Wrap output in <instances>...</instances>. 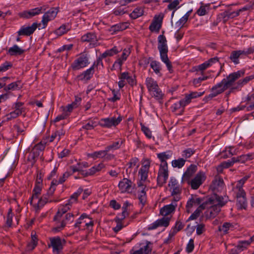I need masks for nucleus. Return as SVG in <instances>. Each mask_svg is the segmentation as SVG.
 Returning a JSON list of instances; mask_svg holds the SVG:
<instances>
[{
	"mask_svg": "<svg viewBox=\"0 0 254 254\" xmlns=\"http://www.w3.org/2000/svg\"><path fill=\"white\" fill-rule=\"evenodd\" d=\"M244 72L240 70L230 74L226 78H224L220 82L214 86L212 89V93L209 97L213 98L222 93L225 90L232 86L234 82L240 78Z\"/></svg>",
	"mask_w": 254,
	"mask_h": 254,
	"instance_id": "1",
	"label": "nucleus"
},
{
	"mask_svg": "<svg viewBox=\"0 0 254 254\" xmlns=\"http://www.w3.org/2000/svg\"><path fill=\"white\" fill-rule=\"evenodd\" d=\"M123 118L119 116L117 118L115 117L101 119L99 125L103 127L110 128L112 127H116L122 121Z\"/></svg>",
	"mask_w": 254,
	"mask_h": 254,
	"instance_id": "2",
	"label": "nucleus"
},
{
	"mask_svg": "<svg viewBox=\"0 0 254 254\" xmlns=\"http://www.w3.org/2000/svg\"><path fill=\"white\" fill-rule=\"evenodd\" d=\"M50 242L54 254H59L66 242L64 239L62 240L60 237H55L50 239Z\"/></svg>",
	"mask_w": 254,
	"mask_h": 254,
	"instance_id": "3",
	"label": "nucleus"
},
{
	"mask_svg": "<svg viewBox=\"0 0 254 254\" xmlns=\"http://www.w3.org/2000/svg\"><path fill=\"white\" fill-rule=\"evenodd\" d=\"M163 17L164 14L162 13H160L159 15H155L154 19L149 27L150 31L151 32H159L162 26Z\"/></svg>",
	"mask_w": 254,
	"mask_h": 254,
	"instance_id": "4",
	"label": "nucleus"
},
{
	"mask_svg": "<svg viewBox=\"0 0 254 254\" xmlns=\"http://www.w3.org/2000/svg\"><path fill=\"white\" fill-rule=\"evenodd\" d=\"M88 64V58L84 55H81L74 61L71 67L73 70H76L85 67Z\"/></svg>",
	"mask_w": 254,
	"mask_h": 254,
	"instance_id": "5",
	"label": "nucleus"
},
{
	"mask_svg": "<svg viewBox=\"0 0 254 254\" xmlns=\"http://www.w3.org/2000/svg\"><path fill=\"white\" fill-rule=\"evenodd\" d=\"M57 13L58 10L54 7L51 8L48 11L45 12L43 16L42 20V28H46L48 22L54 19L56 17Z\"/></svg>",
	"mask_w": 254,
	"mask_h": 254,
	"instance_id": "6",
	"label": "nucleus"
},
{
	"mask_svg": "<svg viewBox=\"0 0 254 254\" xmlns=\"http://www.w3.org/2000/svg\"><path fill=\"white\" fill-rule=\"evenodd\" d=\"M40 25L41 23L34 22L32 24L31 26H22L20 29L17 32L18 35L19 36H30L34 32L36 28Z\"/></svg>",
	"mask_w": 254,
	"mask_h": 254,
	"instance_id": "7",
	"label": "nucleus"
},
{
	"mask_svg": "<svg viewBox=\"0 0 254 254\" xmlns=\"http://www.w3.org/2000/svg\"><path fill=\"white\" fill-rule=\"evenodd\" d=\"M237 204L240 209H246L247 206L246 193L243 189L238 190L237 193Z\"/></svg>",
	"mask_w": 254,
	"mask_h": 254,
	"instance_id": "8",
	"label": "nucleus"
},
{
	"mask_svg": "<svg viewBox=\"0 0 254 254\" xmlns=\"http://www.w3.org/2000/svg\"><path fill=\"white\" fill-rule=\"evenodd\" d=\"M42 7H38L29 10H24L19 12L18 15L21 18L29 19L41 13L42 12Z\"/></svg>",
	"mask_w": 254,
	"mask_h": 254,
	"instance_id": "9",
	"label": "nucleus"
},
{
	"mask_svg": "<svg viewBox=\"0 0 254 254\" xmlns=\"http://www.w3.org/2000/svg\"><path fill=\"white\" fill-rule=\"evenodd\" d=\"M158 49L159 51L160 56L167 54L168 49L165 36L163 34L159 35L158 37Z\"/></svg>",
	"mask_w": 254,
	"mask_h": 254,
	"instance_id": "10",
	"label": "nucleus"
},
{
	"mask_svg": "<svg viewBox=\"0 0 254 254\" xmlns=\"http://www.w3.org/2000/svg\"><path fill=\"white\" fill-rule=\"evenodd\" d=\"M204 178V174L200 172L196 174L195 177L192 180L190 181H189V183H188L190 185L192 189L197 190L202 184V179Z\"/></svg>",
	"mask_w": 254,
	"mask_h": 254,
	"instance_id": "11",
	"label": "nucleus"
},
{
	"mask_svg": "<svg viewBox=\"0 0 254 254\" xmlns=\"http://www.w3.org/2000/svg\"><path fill=\"white\" fill-rule=\"evenodd\" d=\"M82 42H89L93 47L97 46V38L96 34L93 32H88L83 35L81 38Z\"/></svg>",
	"mask_w": 254,
	"mask_h": 254,
	"instance_id": "12",
	"label": "nucleus"
},
{
	"mask_svg": "<svg viewBox=\"0 0 254 254\" xmlns=\"http://www.w3.org/2000/svg\"><path fill=\"white\" fill-rule=\"evenodd\" d=\"M203 93V92L198 93L197 92H192L190 94H186L185 98L180 100L182 105H183L182 113L184 112V107L191 102V99L201 96Z\"/></svg>",
	"mask_w": 254,
	"mask_h": 254,
	"instance_id": "13",
	"label": "nucleus"
},
{
	"mask_svg": "<svg viewBox=\"0 0 254 254\" xmlns=\"http://www.w3.org/2000/svg\"><path fill=\"white\" fill-rule=\"evenodd\" d=\"M168 169H159L157 177V184L160 187H162L163 184L166 183L168 178Z\"/></svg>",
	"mask_w": 254,
	"mask_h": 254,
	"instance_id": "14",
	"label": "nucleus"
},
{
	"mask_svg": "<svg viewBox=\"0 0 254 254\" xmlns=\"http://www.w3.org/2000/svg\"><path fill=\"white\" fill-rule=\"evenodd\" d=\"M204 199L197 197L196 195H191V198L188 201L186 205L187 212L190 213V209L193 205H200L203 202H204Z\"/></svg>",
	"mask_w": 254,
	"mask_h": 254,
	"instance_id": "15",
	"label": "nucleus"
},
{
	"mask_svg": "<svg viewBox=\"0 0 254 254\" xmlns=\"http://www.w3.org/2000/svg\"><path fill=\"white\" fill-rule=\"evenodd\" d=\"M211 198L214 200V202L213 203H208L207 208H209L208 210L209 212V217L210 218H214L218 215V214L221 211V207H220V206H218L216 203H215V201L213 198Z\"/></svg>",
	"mask_w": 254,
	"mask_h": 254,
	"instance_id": "16",
	"label": "nucleus"
},
{
	"mask_svg": "<svg viewBox=\"0 0 254 254\" xmlns=\"http://www.w3.org/2000/svg\"><path fill=\"white\" fill-rule=\"evenodd\" d=\"M177 206V204L175 202H172L171 204L165 205L161 208L160 213L164 216H166L174 212Z\"/></svg>",
	"mask_w": 254,
	"mask_h": 254,
	"instance_id": "17",
	"label": "nucleus"
},
{
	"mask_svg": "<svg viewBox=\"0 0 254 254\" xmlns=\"http://www.w3.org/2000/svg\"><path fill=\"white\" fill-rule=\"evenodd\" d=\"M197 166L195 165H190L187 169L186 172L184 173L183 178V181H187L189 183L190 179L193 176L194 173L196 172Z\"/></svg>",
	"mask_w": 254,
	"mask_h": 254,
	"instance_id": "18",
	"label": "nucleus"
},
{
	"mask_svg": "<svg viewBox=\"0 0 254 254\" xmlns=\"http://www.w3.org/2000/svg\"><path fill=\"white\" fill-rule=\"evenodd\" d=\"M170 221V218L164 217L154 222L152 225L149 228V229H155L159 226H164L166 227L169 226Z\"/></svg>",
	"mask_w": 254,
	"mask_h": 254,
	"instance_id": "19",
	"label": "nucleus"
},
{
	"mask_svg": "<svg viewBox=\"0 0 254 254\" xmlns=\"http://www.w3.org/2000/svg\"><path fill=\"white\" fill-rule=\"evenodd\" d=\"M74 215L72 213H67L64 217V219L61 222L60 226L53 228V230L55 232H59L62 230L66 225V221H70L72 222L73 221Z\"/></svg>",
	"mask_w": 254,
	"mask_h": 254,
	"instance_id": "20",
	"label": "nucleus"
},
{
	"mask_svg": "<svg viewBox=\"0 0 254 254\" xmlns=\"http://www.w3.org/2000/svg\"><path fill=\"white\" fill-rule=\"evenodd\" d=\"M132 185V182L131 180L127 179L124 178L121 181L118 185V187L122 192H125L128 191L130 189Z\"/></svg>",
	"mask_w": 254,
	"mask_h": 254,
	"instance_id": "21",
	"label": "nucleus"
},
{
	"mask_svg": "<svg viewBox=\"0 0 254 254\" xmlns=\"http://www.w3.org/2000/svg\"><path fill=\"white\" fill-rule=\"evenodd\" d=\"M94 73V68L93 66H91L80 74L78 76V78L81 80H88L92 77Z\"/></svg>",
	"mask_w": 254,
	"mask_h": 254,
	"instance_id": "22",
	"label": "nucleus"
},
{
	"mask_svg": "<svg viewBox=\"0 0 254 254\" xmlns=\"http://www.w3.org/2000/svg\"><path fill=\"white\" fill-rule=\"evenodd\" d=\"M214 200L212 199L211 197L208 198L204 202H203L194 211V213L197 214L198 216H199L202 210H204L206 208L208 207L207 204L208 203H213Z\"/></svg>",
	"mask_w": 254,
	"mask_h": 254,
	"instance_id": "23",
	"label": "nucleus"
},
{
	"mask_svg": "<svg viewBox=\"0 0 254 254\" xmlns=\"http://www.w3.org/2000/svg\"><path fill=\"white\" fill-rule=\"evenodd\" d=\"M169 186L171 188V189H173V190L171 192L172 195H174L180 193L181 190L178 186V183L177 180L175 179L171 178L170 179Z\"/></svg>",
	"mask_w": 254,
	"mask_h": 254,
	"instance_id": "24",
	"label": "nucleus"
},
{
	"mask_svg": "<svg viewBox=\"0 0 254 254\" xmlns=\"http://www.w3.org/2000/svg\"><path fill=\"white\" fill-rule=\"evenodd\" d=\"M224 181L222 178H216L212 181L211 187L213 190H218L223 188Z\"/></svg>",
	"mask_w": 254,
	"mask_h": 254,
	"instance_id": "25",
	"label": "nucleus"
},
{
	"mask_svg": "<svg viewBox=\"0 0 254 254\" xmlns=\"http://www.w3.org/2000/svg\"><path fill=\"white\" fill-rule=\"evenodd\" d=\"M69 209L70 207H68L65 205L60 206L54 217V220L55 221H58L59 219L64 214L67 212Z\"/></svg>",
	"mask_w": 254,
	"mask_h": 254,
	"instance_id": "26",
	"label": "nucleus"
},
{
	"mask_svg": "<svg viewBox=\"0 0 254 254\" xmlns=\"http://www.w3.org/2000/svg\"><path fill=\"white\" fill-rule=\"evenodd\" d=\"M151 244L150 242L146 241V245L139 250L134 251L131 254H149L151 253L152 249L149 248V245Z\"/></svg>",
	"mask_w": 254,
	"mask_h": 254,
	"instance_id": "27",
	"label": "nucleus"
},
{
	"mask_svg": "<svg viewBox=\"0 0 254 254\" xmlns=\"http://www.w3.org/2000/svg\"><path fill=\"white\" fill-rule=\"evenodd\" d=\"M25 50L20 48L17 45H13L8 49V52L10 56L21 55Z\"/></svg>",
	"mask_w": 254,
	"mask_h": 254,
	"instance_id": "28",
	"label": "nucleus"
},
{
	"mask_svg": "<svg viewBox=\"0 0 254 254\" xmlns=\"http://www.w3.org/2000/svg\"><path fill=\"white\" fill-rule=\"evenodd\" d=\"M20 84L21 81L17 80L15 82L9 84L7 86L4 87L3 89L5 91H8L9 90H20L22 88V85Z\"/></svg>",
	"mask_w": 254,
	"mask_h": 254,
	"instance_id": "29",
	"label": "nucleus"
},
{
	"mask_svg": "<svg viewBox=\"0 0 254 254\" xmlns=\"http://www.w3.org/2000/svg\"><path fill=\"white\" fill-rule=\"evenodd\" d=\"M146 85L149 92L158 87V85L156 81L151 77H147L146 79Z\"/></svg>",
	"mask_w": 254,
	"mask_h": 254,
	"instance_id": "30",
	"label": "nucleus"
},
{
	"mask_svg": "<svg viewBox=\"0 0 254 254\" xmlns=\"http://www.w3.org/2000/svg\"><path fill=\"white\" fill-rule=\"evenodd\" d=\"M216 203L220 207L224 206L228 201V196H219L217 194H215V198H214Z\"/></svg>",
	"mask_w": 254,
	"mask_h": 254,
	"instance_id": "31",
	"label": "nucleus"
},
{
	"mask_svg": "<svg viewBox=\"0 0 254 254\" xmlns=\"http://www.w3.org/2000/svg\"><path fill=\"white\" fill-rule=\"evenodd\" d=\"M126 27L125 23L117 24L112 26L109 29V31L113 34L116 33L117 32L126 29Z\"/></svg>",
	"mask_w": 254,
	"mask_h": 254,
	"instance_id": "32",
	"label": "nucleus"
},
{
	"mask_svg": "<svg viewBox=\"0 0 254 254\" xmlns=\"http://www.w3.org/2000/svg\"><path fill=\"white\" fill-rule=\"evenodd\" d=\"M223 16L224 22L225 23L229 18H233L239 15V12L237 11L230 12L225 11L221 14Z\"/></svg>",
	"mask_w": 254,
	"mask_h": 254,
	"instance_id": "33",
	"label": "nucleus"
},
{
	"mask_svg": "<svg viewBox=\"0 0 254 254\" xmlns=\"http://www.w3.org/2000/svg\"><path fill=\"white\" fill-rule=\"evenodd\" d=\"M143 8L142 7H138L135 8L133 11L130 14V17L133 19L142 16L143 14Z\"/></svg>",
	"mask_w": 254,
	"mask_h": 254,
	"instance_id": "34",
	"label": "nucleus"
},
{
	"mask_svg": "<svg viewBox=\"0 0 254 254\" xmlns=\"http://www.w3.org/2000/svg\"><path fill=\"white\" fill-rule=\"evenodd\" d=\"M70 29V26L68 24H63L59 28L56 29L55 31V33L59 36H61L66 33Z\"/></svg>",
	"mask_w": 254,
	"mask_h": 254,
	"instance_id": "35",
	"label": "nucleus"
},
{
	"mask_svg": "<svg viewBox=\"0 0 254 254\" xmlns=\"http://www.w3.org/2000/svg\"><path fill=\"white\" fill-rule=\"evenodd\" d=\"M145 187H146L144 186V187L142 188V190L139 192L138 195V198L140 203L142 205V207L145 205L147 201L146 193L144 190Z\"/></svg>",
	"mask_w": 254,
	"mask_h": 254,
	"instance_id": "36",
	"label": "nucleus"
},
{
	"mask_svg": "<svg viewBox=\"0 0 254 254\" xmlns=\"http://www.w3.org/2000/svg\"><path fill=\"white\" fill-rule=\"evenodd\" d=\"M251 243L252 241L250 239L245 241H239L237 246L238 248V250H239L240 252H241L244 250L246 249L251 244Z\"/></svg>",
	"mask_w": 254,
	"mask_h": 254,
	"instance_id": "37",
	"label": "nucleus"
},
{
	"mask_svg": "<svg viewBox=\"0 0 254 254\" xmlns=\"http://www.w3.org/2000/svg\"><path fill=\"white\" fill-rule=\"evenodd\" d=\"M160 58H161L162 61L166 64L169 72L170 73H172L173 71V70L172 69V63L169 60L167 54L166 55L165 54V55L160 56Z\"/></svg>",
	"mask_w": 254,
	"mask_h": 254,
	"instance_id": "38",
	"label": "nucleus"
},
{
	"mask_svg": "<svg viewBox=\"0 0 254 254\" xmlns=\"http://www.w3.org/2000/svg\"><path fill=\"white\" fill-rule=\"evenodd\" d=\"M150 67L156 74L161 75L160 73V70H161V64L159 62L152 61L150 63Z\"/></svg>",
	"mask_w": 254,
	"mask_h": 254,
	"instance_id": "39",
	"label": "nucleus"
},
{
	"mask_svg": "<svg viewBox=\"0 0 254 254\" xmlns=\"http://www.w3.org/2000/svg\"><path fill=\"white\" fill-rule=\"evenodd\" d=\"M106 152H107V151H106V149L105 148V149L104 150L96 151V152H93V153L88 154V156L91 157L94 159H95L97 158H103L106 156Z\"/></svg>",
	"mask_w": 254,
	"mask_h": 254,
	"instance_id": "40",
	"label": "nucleus"
},
{
	"mask_svg": "<svg viewBox=\"0 0 254 254\" xmlns=\"http://www.w3.org/2000/svg\"><path fill=\"white\" fill-rule=\"evenodd\" d=\"M122 209L123 212L119 214L115 218V221L117 223H121L122 221L128 215V213L127 212V210H126V207H123Z\"/></svg>",
	"mask_w": 254,
	"mask_h": 254,
	"instance_id": "41",
	"label": "nucleus"
},
{
	"mask_svg": "<svg viewBox=\"0 0 254 254\" xmlns=\"http://www.w3.org/2000/svg\"><path fill=\"white\" fill-rule=\"evenodd\" d=\"M240 55L237 51H233L230 54L229 59L233 62L235 64H239V58L240 57Z\"/></svg>",
	"mask_w": 254,
	"mask_h": 254,
	"instance_id": "42",
	"label": "nucleus"
},
{
	"mask_svg": "<svg viewBox=\"0 0 254 254\" xmlns=\"http://www.w3.org/2000/svg\"><path fill=\"white\" fill-rule=\"evenodd\" d=\"M55 183H57L56 182ZM56 184H54V182H51V186L50 188L48 189L47 193L46 194H44L42 196H45L48 199L49 198L52 196L56 190Z\"/></svg>",
	"mask_w": 254,
	"mask_h": 254,
	"instance_id": "43",
	"label": "nucleus"
},
{
	"mask_svg": "<svg viewBox=\"0 0 254 254\" xmlns=\"http://www.w3.org/2000/svg\"><path fill=\"white\" fill-rule=\"evenodd\" d=\"M172 154V153L171 151H168L158 153L157 155L160 161H164L169 159L171 157Z\"/></svg>",
	"mask_w": 254,
	"mask_h": 254,
	"instance_id": "44",
	"label": "nucleus"
},
{
	"mask_svg": "<svg viewBox=\"0 0 254 254\" xmlns=\"http://www.w3.org/2000/svg\"><path fill=\"white\" fill-rule=\"evenodd\" d=\"M124 142V140H122L121 142L120 141H118L116 142H114L111 145L107 146L106 147V151L109 152L110 150L112 149H118L120 148L121 145Z\"/></svg>",
	"mask_w": 254,
	"mask_h": 254,
	"instance_id": "45",
	"label": "nucleus"
},
{
	"mask_svg": "<svg viewBox=\"0 0 254 254\" xmlns=\"http://www.w3.org/2000/svg\"><path fill=\"white\" fill-rule=\"evenodd\" d=\"M185 160L183 158H179L177 160H173L172 162V165L173 166V167L174 168H182L183 166H184V165H185Z\"/></svg>",
	"mask_w": 254,
	"mask_h": 254,
	"instance_id": "46",
	"label": "nucleus"
},
{
	"mask_svg": "<svg viewBox=\"0 0 254 254\" xmlns=\"http://www.w3.org/2000/svg\"><path fill=\"white\" fill-rule=\"evenodd\" d=\"M71 175H72V174H70L69 172H65L63 175V176L59 178V181H57L56 180H53L52 182H54V184H56L55 183L57 182V184L56 183V186H57L58 184H63L64 182L66 179H67L69 176H70Z\"/></svg>",
	"mask_w": 254,
	"mask_h": 254,
	"instance_id": "47",
	"label": "nucleus"
},
{
	"mask_svg": "<svg viewBox=\"0 0 254 254\" xmlns=\"http://www.w3.org/2000/svg\"><path fill=\"white\" fill-rule=\"evenodd\" d=\"M12 66V64L11 62L5 61L4 63L0 65V73L6 71L9 68H11Z\"/></svg>",
	"mask_w": 254,
	"mask_h": 254,
	"instance_id": "48",
	"label": "nucleus"
},
{
	"mask_svg": "<svg viewBox=\"0 0 254 254\" xmlns=\"http://www.w3.org/2000/svg\"><path fill=\"white\" fill-rule=\"evenodd\" d=\"M182 0H174L172 1L170 4H169L167 6V8L169 10H176L177 9V7L180 4V2H181Z\"/></svg>",
	"mask_w": 254,
	"mask_h": 254,
	"instance_id": "49",
	"label": "nucleus"
},
{
	"mask_svg": "<svg viewBox=\"0 0 254 254\" xmlns=\"http://www.w3.org/2000/svg\"><path fill=\"white\" fill-rule=\"evenodd\" d=\"M240 56H248L254 53V46L243 50H238Z\"/></svg>",
	"mask_w": 254,
	"mask_h": 254,
	"instance_id": "50",
	"label": "nucleus"
},
{
	"mask_svg": "<svg viewBox=\"0 0 254 254\" xmlns=\"http://www.w3.org/2000/svg\"><path fill=\"white\" fill-rule=\"evenodd\" d=\"M210 66V64L209 63H207L206 62L203 63V64H199L197 66L193 67V69L194 71H198L200 70L201 71H203V70H205L207 68Z\"/></svg>",
	"mask_w": 254,
	"mask_h": 254,
	"instance_id": "51",
	"label": "nucleus"
},
{
	"mask_svg": "<svg viewBox=\"0 0 254 254\" xmlns=\"http://www.w3.org/2000/svg\"><path fill=\"white\" fill-rule=\"evenodd\" d=\"M12 217H13V213L12 208H9L8 209L7 214V218L6 224L8 227H11L12 223Z\"/></svg>",
	"mask_w": 254,
	"mask_h": 254,
	"instance_id": "52",
	"label": "nucleus"
},
{
	"mask_svg": "<svg viewBox=\"0 0 254 254\" xmlns=\"http://www.w3.org/2000/svg\"><path fill=\"white\" fill-rule=\"evenodd\" d=\"M195 152V151L193 149L190 148H187L183 151L182 156L186 158H189Z\"/></svg>",
	"mask_w": 254,
	"mask_h": 254,
	"instance_id": "53",
	"label": "nucleus"
},
{
	"mask_svg": "<svg viewBox=\"0 0 254 254\" xmlns=\"http://www.w3.org/2000/svg\"><path fill=\"white\" fill-rule=\"evenodd\" d=\"M140 126L141 127V130L143 132L146 136L148 138H151L152 137V132L150 129L148 127H145L142 123L140 124Z\"/></svg>",
	"mask_w": 254,
	"mask_h": 254,
	"instance_id": "54",
	"label": "nucleus"
},
{
	"mask_svg": "<svg viewBox=\"0 0 254 254\" xmlns=\"http://www.w3.org/2000/svg\"><path fill=\"white\" fill-rule=\"evenodd\" d=\"M251 155L249 154L247 155H242L239 156L237 157V163H244L247 161L250 160Z\"/></svg>",
	"mask_w": 254,
	"mask_h": 254,
	"instance_id": "55",
	"label": "nucleus"
},
{
	"mask_svg": "<svg viewBox=\"0 0 254 254\" xmlns=\"http://www.w3.org/2000/svg\"><path fill=\"white\" fill-rule=\"evenodd\" d=\"M41 152V151H39L38 150H36V149L35 150L34 148L32 149V151L30 154V157L33 160L32 164H34L35 163L36 158H38L39 157Z\"/></svg>",
	"mask_w": 254,
	"mask_h": 254,
	"instance_id": "56",
	"label": "nucleus"
},
{
	"mask_svg": "<svg viewBox=\"0 0 254 254\" xmlns=\"http://www.w3.org/2000/svg\"><path fill=\"white\" fill-rule=\"evenodd\" d=\"M151 92H153V96L157 100L161 99L163 98V94L159 87L156 89L153 90Z\"/></svg>",
	"mask_w": 254,
	"mask_h": 254,
	"instance_id": "57",
	"label": "nucleus"
},
{
	"mask_svg": "<svg viewBox=\"0 0 254 254\" xmlns=\"http://www.w3.org/2000/svg\"><path fill=\"white\" fill-rule=\"evenodd\" d=\"M208 78V76H205L203 77H199L197 78H194L193 79L192 83L194 86L197 87L200 85V83L202 81L207 79Z\"/></svg>",
	"mask_w": 254,
	"mask_h": 254,
	"instance_id": "58",
	"label": "nucleus"
},
{
	"mask_svg": "<svg viewBox=\"0 0 254 254\" xmlns=\"http://www.w3.org/2000/svg\"><path fill=\"white\" fill-rule=\"evenodd\" d=\"M250 178V176H246L242 178L241 180H240L238 182V184L236 185V188L239 190L243 189V185L245 184V183Z\"/></svg>",
	"mask_w": 254,
	"mask_h": 254,
	"instance_id": "59",
	"label": "nucleus"
},
{
	"mask_svg": "<svg viewBox=\"0 0 254 254\" xmlns=\"http://www.w3.org/2000/svg\"><path fill=\"white\" fill-rule=\"evenodd\" d=\"M231 226H232L231 223L229 222H225L222 226H220L219 227V231H223L225 233H227Z\"/></svg>",
	"mask_w": 254,
	"mask_h": 254,
	"instance_id": "60",
	"label": "nucleus"
},
{
	"mask_svg": "<svg viewBox=\"0 0 254 254\" xmlns=\"http://www.w3.org/2000/svg\"><path fill=\"white\" fill-rule=\"evenodd\" d=\"M148 170L140 168L138 174L140 175L141 181H145L148 177Z\"/></svg>",
	"mask_w": 254,
	"mask_h": 254,
	"instance_id": "61",
	"label": "nucleus"
},
{
	"mask_svg": "<svg viewBox=\"0 0 254 254\" xmlns=\"http://www.w3.org/2000/svg\"><path fill=\"white\" fill-rule=\"evenodd\" d=\"M42 183V181L41 180L40 182H38L35 183L34 188L33 190V193H35L38 194H41V191L42 190V188H41Z\"/></svg>",
	"mask_w": 254,
	"mask_h": 254,
	"instance_id": "62",
	"label": "nucleus"
},
{
	"mask_svg": "<svg viewBox=\"0 0 254 254\" xmlns=\"http://www.w3.org/2000/svg\"><path fill=\"white\" fill-rule=\"evenodd\" d=\"M151 59V57H149V58H147L145 57H142L139 62V64L140 65L143 66L144 68H146L147 66H148V64H149Z\"/></svg>",
	"mask_w": 254,
	"mask_h": 254,
	"instance_id": "63",
	"label": "nucleus"
},
{
	"mask_svg": "<svg viewBox=\"0 0 254 254\" xmlns=\"http://www.w3.org/2000/svg\"><path fill=\"white\" fill-rule=\"evenodd\" d=\"M193 249H194L193 240L191 239L190 240L188 244L187 245L186 252L188 253H190L193 251Z\"/></svg>",
	"mask_w": 254,
	"mask_h": 254,
	"instance_id": "64",
	"label": "nucleus"
}]
</instances>
